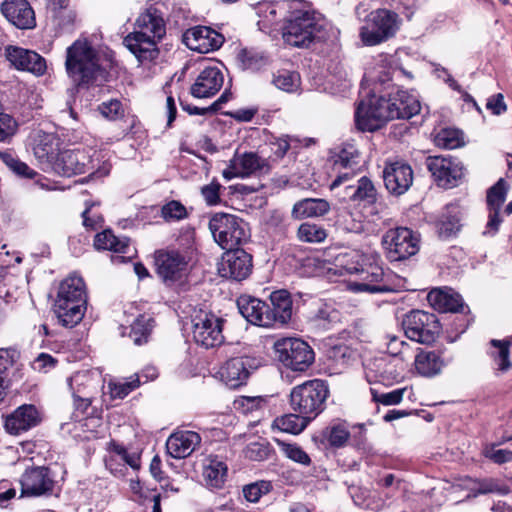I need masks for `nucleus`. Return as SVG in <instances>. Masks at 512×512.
Wrapping results in <instances>:
<instances>
[{
    "label": "nucleus",
    "instance_id": "f257e3e1",
    "mask_svg": "<svg viewBox=\"0 0 512 512\" xmlns=\"http://www.w3.org/2000/svg\"><path fill=\"white\" fill-rule=\"evenodd\" d=\"M165 35L166 22L163 13L150 7L138 16L134 31L124 38L123 43L138 62L143 64L158 57V43Z\"/></svg>",
    "mask_w": 512,
    "mask_h": 512
},
{
    "label": "nucleus",
    "instance_id": "f03ea898",
    "mask_svg": "<svg viewBox=\"0 0 512 512\" xmlns=\"http://www.w3.org/2000/svg\"><path fill=\"white\" fill-rule=\"evenodd\" d=\"M330 25L326 18L309 6L301 5L290 11L283 27L284 41L294 47H308L325 41Z\"/></svg>",
    "mask_w": 512,
    "mask_h": 512
},
{
    "label": "nucleus",
    "instance_id": "7ed1b4c3",
    "mask_svg": "<svg viewBox=\"0 0 512 512\" xmlns=\"http://www.w3.org/2000/svg\"><path fill=\"white\" fill-rule=\"evenodd\" d=\"M38 158H46L52 161V169L55 173L65 177L88 173L91 177H103L109 174L110 166L103 164L96 168L94 155H90L84 149L65 150L53 156L52 146L37 144L34 148Z\"/></svg>",
    "mask_w": 512,
    "mask_h": 512
},
{
    "label": "nucleus",
    "instance_id": "20e7f679",
    "mask_svg": "<svg viewBox=\"0 0 512 512\" xmlns=\"http://www.w3.org/2000/svg\"><path fill=\"white\" fill-rule=\"evenodd\" d=\"M85 283L79 276H69L60 284L54 312L59 323L64 327L78 324L86 310Z\"/></svg>",
    "mask_w": 512,
    "mask_h": 512
},
{
    "label": "nucleus",
    "instance_id": "39448f33",
    "mask_svg": "<svg viewBox=\"0 0 512 512\" xmlns=\"http://www.w3.org/2000/svg\"><path fill=\"white\" fill-rule=\"evenodd\" d=\"M66 71L73 82L80 86L93 83L103 74L97 51L87 40H76L66 52Z\"/></svg>",
    "mask_w": 512,
    "mask_h": 512
},
{
    "label": "nucleus",
    "instance_id": "423d86ee",
    "mask_svg": "<svg viewBox=\"0 0 512 512\" xmlns=\"http://www.w3.org/2000/svg\"><path fill=\"white\" fill-rule=\"evenodd\" d=\"M209 229L215 242L226 250L236 249L249 237L248 224L240 217L227 213H216L209 221Z\"/></svg>",
    "mask_w": 512,
    "mask_h": 512
},
{
    "label": "nucleus",
    "instance_id": "0eeeda50",
    "mask_svg": "<svg viewBox=\"0 0 512 512\" xmlns=\"http://www.w3.org/2000/svg\"><path fill=\"white\" fill-rule=\"evenodd\" d=\"M324 381L314 379L294 387L290 393V404L294 411L309 416L312 420L324 409L328 396Z\"/></svg>",
    "mask_w": 512,
    "mask_h": 512
},
{
    "label": "nucleus",
    "instance_id": "6e6552de",
    "mask_svg": "<svg viewBox=\"0 0 512 512\" xmlns=\"http://www.w3.org/2000/svg\"><path fill=\"white\" fill-rule=\"evenodd\" d=\"M398 30V15L387 9H378L369 14L366 24L360 29V38L367 46L378 45L393 37Z\"/></svg>",
    "mask_w": 512,
    "mask_h": 512
},
{
    "label": "nucleus",
    "instance_id": "1a4fd4ad",
    "mask_svg": "<svg viewBox=\"0 0 512 512\" xmlns=\"http://www.w3.org/2000/svg\"><path fill=\"white\" fill-rule=\"evenodd\" d=\"M402 325L407 338L426 345L432 344L441 330L437 316L423 310H412L407 313Z\"/></svg>",
    "mask_w": 512,
    "mask_h": 512
},
{
    "label": "nucleus",
    "instance_id": "9d476101",
    "mask_svg": "<svg viewBox=\"0 0 512 512\" xmlns=\"http://www.w3.org/2000/svg\"><path fill=\"white\" fill-rule=\"evenodd\" d=\"M274 347L279 361L291 370L305 371L314 362V351L299 338L279 339Z\"/></svg>",
    "mask_w": 512,
    "mask_h": 512
},
{
    "label": "nucleus",
    "instance_id": "9b49d317",
    "mask_svg": "<svg viewBox=\"0 0 512 512\" xmlns=\"http://www.w3.org/2000/svg\"><path fill=\"white\" fill-rule=\"evenodd\" d=\"M382 244L391 261H402L415 255L419 250V238L407 227L388 230Z\"/></svg>",
    "mask_w": 512,
    "mask_h": 512
},
{
    "label": "nucleus",
    "instance_id": "f8f14e48",
    "mask_svg": "<svg viewBox=\"0 0 512 512\" xmlns=\"http://www.w3.org/2000/svg\"><path fill=\"white\" fill-rule=\"evenodd\" d=\"M383 102L385 98L376 97V95H371L359 102L355 111V124L359 130L373 132L391 120L389 108Z\"/></svg>",
    "mask_w": 512,
    "mask_h": 512
},
{
    "label": "nucleus",
    "instance_id": "ddd939ff",
    "mask_svg": "<svg viewBox=\"0 0 512 512\" xmlns=\"http://www.w3.org/2000/svg\"><path fill=\"white\" fill-rule=\"evenodd\" d=\"M262 364L260 358L251 355L231 357L220 368L221 381L231 389L247 384L250 375Z\"/></svg>",
    "mask_w": 512,
    "mask_h": 512
},
{
    "label": "nucleus",
    "instance_id": "4468645a",
    "mask_svg": "<svg viewBox=\"0 0 512 512\" xmlns=\"http://www.w3.org/2000/svg\"><path fill=\"white\" fill-rule=\"evenodd\" d=\"M192 323V337L197 345L209 349L223 343V319L212 313H201Z\"/></svg>",
    "mask_w": 512,
    "mask_h": 512
},
{
    "label": "nucleus",
    "instance_id": "2eb2a0df",
    "mask_svg": "<svg viewBox=\"0 0 512 512\" xmlns=\"http://www.w3.org/2000/svg\"><path fill=\"white\" fill-rule=\"evenodd\" d=\"M346 420L334 419L322 431V438L331 448L340 449L348 444L362 448L365 444V429L363 425L352 426L357 433H352Z\"/></svg>",
    "mask_w": 512,
    "mask_h": 512
},
{
    "label": "nucleus",
    "instance_id": "dca6fc26",
    "mask_svg": "<svg viewBox=\"0 0 512 512\" xmlns=\"http://www.w3.org/2000/svg\"><path fill=\"white\" fill-rule=\"evenodd\" d=\"M350 274H358L359 281L350 284V288L355 292L380 293L387 291V287L381 282L384 278V271L377 263L353 264L346 267Z\"/></svg>",
    "mask_w": 512,
    "mask_h": 512
},
{
    "label": "nucleus",
    "instance_id": "f3484780",
    "mask_svg": "<svg viewBox=\"0 0 512 512\" xmlns=\"http://www.w3.org/2000/svg\"><path fill=\"white\" fill-rule=\"evenodd\" d=\"M426 167L437 184L445 188L455 186L464 175L462 163L451 157L429 156Z\"/></svg>",
    "mask_w": 512,
    "mask_h": 512
},
{
    "label": "nucleus",
    "instance_id": "a211bd4d",
    "mask_svg": "<svg viewBox=\"0 0 512 512\" xmlns=\"http://www.w3.org/2000/svg\"><path fill=\"white\" fill-rule=\"evenodd\" d=\"M252 256L240 248L227 250L218 265L219 275L223 278L242 281L252 272Z\"/></svg>",
    "mask_w": 512,
    "mask_h": 512
},
{
    "label": "nucleus",
    "instance_id": "6ab92c4d",
    "mask_svg": "<svg viewBox=\"0 0 512 512\" xmlns=\"http://www.w3.org/2000/svg\"><path fill=\"white\" fill-rule=\"evenodd\" d=\"M21 486L20 498L52 494L55 486L54 474L47 467L27 469L22 475Z\"/></svg>",
    "mask_w": 512,
    "mask_h": 512
},
{
    "label": "nucleus",
    "instance_id": "aec40b11",
    "mask_svg": "<svg viewBox=\"0 0 512 512\" xmlns=\"http://www.w3.org/2000/svg\"><path fill=\"white\" fill-rule=\"evenodd\" d=\"M156 272L164 282H175L181 278L187 266L185 257L175 250H158L154 254Z\"/></svg>",
    "mask_w": 512,
    "mask_h": 512
},
{
    "label": "nucleus",
    "instance_id": "412c9836",
    "mask_svg": "<svg viewBox=\"0 0 512 512\" xmlns=\"http://www.w3.org/2000/svg\"><path fill=\"white\" fill-rule=\"evenodd\" d=\"M383 180L389 193L400 196L408 191L413 183V170L403 162L386 164L383 170Z\"/></svg>",
    "mask_w": 512,
    "mask_h": 512
},
{
    "label": "nucleus",
    "instance_id": "4be33fe9",
    "mask_svg": "<svg viewBox=\"0 0 512 512\" xmlns=\"http://www.w3.org/2000/svg\"><path fill=\"white\" fill-rule=\"evenodd\" d=\"M106 468L116 477H123L127 466L133 470L140 467V456L137 453H128L127 449L115 441L109 443L108 455L105 458Z\"/></svg>",
    "mask_w": 512,
    "mask_h": 512
},
{
    "label": "nucleus",
    "instance_id": "5701e85b",
    "mask_svg": "<svg viewBox=\"0 0 512 512\" xmlns=\"http://www.w3.org/2000/svg\"><path fill=\"white\" fill-rule=\"evenodd\" d=\"M224 84V74L217 66L205 67L197 76L190 88L195 98H210L215 96Z\"/></svg>",
    "mask_w": 512,
    "mask_h": 512
},
{
    "label": "nucleus",
    "instance_id": "b1692460",
    "mask_svg": "<svg viewBox=\"0 0 512 512\" xmlns=\"http://www.w3.org/2000/svg\"><path fill=\"white\" fill-rule=\"evenodd\" d=\"M1 12L18 29H33L36 26L35 12L27 0H4Z\"/></svg>",
    "mask_w": 512,
    "mask_h": 512
},
{
    "label": "nucleus",
    "instance_id": "393cba45",
    "mask_svg": "<svg viewBox=\"0 0 512 512\" xmlns=\"http://www.w3.org/2000/svg\"><path fill=\"white\" fill-rule=\"evenodd\" d=\"M183 39L189 49L200 53L218 49L224 42L222 35L205 26H197L187 30Z\"/></svg>",
    "mask_w": 512,
    "mask_h": 512
},
{
    "label": "nucleus",
    "instance_id": "a878e982",
    "mask_svg": "<svg viewBox=\"0 0 512 512\" xmlns=\"http://www.w3.org/2000/svg\"><path fill=\"white\" fill-rule=\"evenodd\" d=\"M41 422V414L32 404H23L5 419V429L9 434L19 435L36 427Z\"/></svg>",
    "mask_w": 512,
    "mask_h": 512
},
{
    "label": "nucleus",
    "instance_id": "bb28decb",
    "mask_svg": "<svg viewBox=\"0 0 512 512\" xmlns=\"http://www.w3.org/2000/svg\"><path fill=\"white\" fill-rule=\"evenodd\" d=\"M6 57L19 70L28 71L38 76L43 75L46 71L45 59L35 51L8 46Z\"/></svg>",
    "mask_w": 512,
    "mask_h": 512
},
{
    "label": "nucleus",
    "instance_id": "cd10ccee",
    "mask_svg": "<svg viewBox=\"0 0 512 512\" xmlns=\"http://www.w3.org/2000/svg\"><path fill=\"white\" fill-rule=\"evenodd\" d=\"M388 106L389 115L393 119H409L417 115L421 110V104L418 97L412 92L397 91L389 99L385 98L383 102Z\"/></svg>",
    "mask_w": 512,
    "mask_h": 512
},
{
    "label": "nucleus",
    "instance_id": "c85d7f7f",
    "mask_svg": "<svg viewBox=\"0 0 512 512\" xmlns=\"http://www.w3.org/2000/svg\"><path fill=\"white\" fill-rule=\"evenodd\" d=\"M270 304L268 311V328L282 327L287 324L293 314V301L291 295L286 290H277L270 295Z\"/></svg>",
    "mask_w": 512,
    "mask_h": 512
},
{
    "label": "nucleus",
    "instance_id": "c756f323",
    "mask_svg": "<svg viewBox=\"0 0 512 512\" xmlns=\"http://www.w3.org/2000/svg\"><path fill=\"white\" fill-rule=\"evenodd\" d=\"M201 443V436L194 431L180 430L172 433L166 441L167 453L182 459L190 456Z\"/></svg>",
    "mask_w": 512,
    "mask_h": 512
},
{
    "label": "nucleus",
    "instance_id": "7c9ffc66",
    "mask_svg": "<svg viewBox=\"0 0 512 512\" xmlns=\"http://www.w3.org/2000/svg\"><path fill=\"white\" fill-rule=\"evenodd\" d=\"M237 306L241 315L251 324L268 328L269 304L252 297L250 295H241L237 299Z\"/></svg>",
    "mask_w": 512,
    "mask_h": 512
},
{
    "label": "nucleus",
    "instance_id": "2f4dec72",
    "mask_svg": "<svg viewBox=\"0 0 512 512\" xmlns=\"http://www.w3.org/2000/svg\"><path fill=\"white\" fill-rule=\"evenodd\" d=\"M351 190L350 199L358 202H365L371 206V213H379L384 208L382 202L378 201V192L370 178L363 176L357 180L356 185L346 186Z\"/></svg>",
    "mask_w": 512,
    "mask_h": 512
},
{
    "label": "nucleus",
    "instance_id": "473e14b6",
    "mask_svg": "<svg viewBox=\"0 0 512 512\" xmlns=\"http://www.w3.org/2000/svg\"><path fill=\"white\" fill-rule=\"evenodd\" d=\"M233 167L240 173V178H246L258 172H268V161L256 152H236L233 156Z\"/></svg>",
    "mask_w": 512,
    "mask_h": 512
},
{
    "label": "nucleus",
    "instance_id": "72a5a7b5",
    "mask_svg": "<svg viewBox=\"0 0 512 512\" xmlns=\"http://www.w3.org/2000/svg\"><path fill=\"white\" fill-rule=\"evenodd\" d=\"M439 351L420 350L414 360L416 371L425 377H434L448 364Z\"/></svg>",
    "mask_w": 512,
    "mask_h": 512
},
{
    "label": "nucleus",
    "instance_id": "f704fd0d",
    "mask_svg": "<svg viewBox=\"0 0 512 512\" xmlns=\"http://www.w3.org/2000/svg\"><path fill=\"white\" fill-rule=\"evenodd\" d=\"M427 301L440 312L457 313L464 307L461 296L452 290L433 289L428 293Z\"/></svg>",
    "mask_w": 512,
    "mask_h": 512
},
{
    "label": "nucleus",
    "instance_id": "c9c22d12",
    "mask_svg": "<svg viewBox=\"0 0 512 512\" xmlns=\"http://www.w3.org/2000/svg\"><path fill=\"white\" fill-rule=\"evenodd\" d=\"M228 467L218 455L210 454L204 459L203 478L207 486L221 488L226 480Z\"/></svg>",
    "mask_w": 512,
    "mask_h": 512
},
{
    "label": "nucleus",
    "instance_id": "e433bc0d",
    "mask_svg": "<svg viewBox=\"0 0 512 512\" xmlns=\"http://www.w3.org/2000/svg\"><path fill=\"white\" fill-rule=\"evenodd\" d=\"M461 210L457 205H447L436 222L440 238L449 239L456 236L461 229Z\"/></svg>",
    "mask_w": 512,
    "mask_h": 512
},
{
    "label": "nucleus",
    "instance_id": "4c0bfd02",
    "mask_svg": "<svg viewBox=\"0 0 512 512\" xmlns=\"http://www.w3.org/2000/svg\"><path fill=\"white\" fill-rule=\"evenodd\" d=\"M330 204L321 198H306L297 201L292 208L291 215L294 219L320 217L327 214Z\"/></svg>",
    "mask_w": 512,
    "mask_h": 512
},
{
    "label": "nucleus",
    "instance_id": "58836bf2",
    "mask_svg": "<svg viewBox=\"0 0 512 512\" xmlns=\"http://www.w3.org/2000/svg\"><path fill=\"white\" fill-rule=\"evenodd\" d=\"M239 67L244 71L257 72L269 65V56L254 47L242 48L237 54Z\"/></svg>",
    "mask_w": 512,
    "mask_h": 512
},
{
    "label": "nucleus",
    "instance_id": "ea45409f",
    "mask_svg": "<svg viewBox=\"0 0 512 512\" xmlns=\"http://www.w3.org/2000/svg\"><path fill=\"white\" fill-rule=\"evenodd\" d=\"M331 160L333 163L332 169H351L360 167L361 154L354 144L343 143L334 149Z\"/></svg>",
    "mask_w": 512,
    "mask_h": 512
},
{
    "label": "nucleus",
    "instance_id": "a19ab883",
    "mask_svg": "<svg viewBox=\"0 0 512 512\" xmlns=\"http://www.w3.org/2000/svg\"><path fill=\"white\" fill-rule=\"evenodd\" d=\"M491 350L489 355L492 358L496 370L505 373L512 368V362L510 360V347L512 342L510 340H496L490 341Z\"/></svg>",
    "mask_w": 512,
    "mask_h": 512
},
{
    "label": "nucleus",
    "instance_id": "79ce46f5",
    "mask_svg": "<svg viewBox=\"0 0 512 512\" xmlns=\"http://www.w3.org/2000/svg\"><path fill=\"white\" fill-rule=\"evenodd\" d=\"M94 247L97 250H109L125 254L129 249V239L126 237H116L112 230L106 229L95 235Z\"/></svg>",
    "mask_w": 512,
    "mask_h": 512
},
{
    "label": "nucleus",
    "instance_id": "37998d69",
    "mask_svg": "<svg viewBox=\"0 0 512 512\" xmlns=\"http://www.w3.org/2000/svg\"><path fill=\"white\" fill-rule=\"evenodd\" d=\"M81 392V395L77 394V398L73 399L75 408L74 416L76 418V423L74 424L75 428L85 426L86 423H82V421H87L89 418H93L96 414V409L92 407L93 393Z\"/></svg>",
    "mask_w": 512,
    "mask_h": 512
},
{
    "label": "nucleus",
    "instance_id": "c03bdc74",
    "mask_svg": "<svg viewBox=\"0 0 512 512\" xmlns=\"http://www.w3.org/2000/svg\"><path fill=\"white\" fill-rule=\"evenodd\" d=\"M154 327V319L147 315H139L131 324L128 333L134 344L142 345L148 342V338Z\"/></svg>",
    "mask_w": 512,
    "mask_h": 512
},
{
    "label": "nucleus",
    "instance_id": "a18cd8bd",
    "mask_svg": "<svg viewBox=\"0 0 512 512\" xmlns=\"http://www.w3.org/2000/svg\"><path fill=\"white\" fill-rule=\"evenodd\" d=\"M272 83L279 90L296 93L301 86V77L296 71L280 69L274 73Z\"/></svg>",
    "mask_w": 512,
    "mask_h": 512
},
{
    "label": "nucleus",
    "instance_id": "49530a36",
    "mask_svg": "<svg viewBox=\"0 0 512 512\" xmlns=\"http://www.w3.org/2000/svg\"><path fill=\"white\" fill-rule=\"evenodd\" d=\"M311 419L309 416L301 414H286L281 417H277L274 420V425L283 432L291 434L301 433L307 426Z\"/></svg>",
    "mask_w": 512,
    "mask_h": 512
},
{
    "label": "nucleus",
    "instance_id": "de8ad7c7",
    "mask_svg": "<svg viewBox=\"0 0 512 512\" xmlns=\"http://www.w3.org/2000/svg\"><path fill=\"white\" fill-rule=\"evenodd\" d=\"M140 378L138 375L129 378H123L118 381H110L108 383L109 393L112 399H123L134 389L139 387Z\"/></svg>",
    "mask_w": 512,
    "mask_h": 512
},
{
    "label": "nucleus",
    "instance_id": "09e8293b",
    "mask_svg": "<svg viewBox=\"0 0 512 512\" xmlns=\"http://www.w3.org/2000/svg\"><path fill=\"white\" fill-rule=\"evenodd\" d=\"M297 237L306 243H321L327 238V231L320 225L305 222L297 230Z\"/></svg>",
    "mask_w": 512,
    "mask_h": 512
},
{
    "label": "nucleus",
    "instance_id": "8fccbe9b",
    "mask_svg": "<svg viewBox=\"0 0 512 512\" xmlns=\"http://www.w3.org/2000/svg\"><path fill=\"white\" fill-rule=\"evenodd\" d=\"M508 185L500 178L487 192L486 202L488 210H501L507 197Z\"/></svg>",
    "mask_w": 512,
    "mask_h": 512
},
{
    "label": "nucleus",
    "instance_id": "3c124183",
    "mask_svg": "<svg viewBox=\"0 0 512 512\" xmlns=\"http://www.w3.org/2000/svg\"><path fill=\"white\" fill-rule=\"evenodd\" d=\"M15 350L0 349V403L5 397V388L8 387V371L15 361Z\"/></svg>",
    "mask_w": 512,
    "mask_h": 512
},
{
    "label": "nucleus",
    "instance_id": "603ef678",
    "mask_svg": "<svg viewBox=\"0 0 512 512\" xmlns=\"http://www.w3.org/2000/svg\"><path fill=\"white\" fill-rule=\"evenodd\" d=\"M436 146L443 149H455L463 144L462 133L453 128L440 130L434 139Z\"/></svg>",
    "mask_w": 512,
    "mask_h": 512
},
{
    "label": "nucleus",
    "instance_id": "864d4df0",
    "mask_svg": "<svg viewBox=\"0 0 512 512\" xmlns=\"http://www.w3.org/2000/svg\"><path fill=\"white\" fill-rule=\"evenodd\" d=\"M68 387L72 393L73 399L77 398V394L93 393V379L86 372H77L67 379Z\"/></svg>",
    "mask_w": 512,
    "mask_h": 512
},
{
    "label": "nucleus",
    "instance_id": "5fc2aeb1",
    "mask_svg": "<svg viewBox=\"0 0 512 512\" xmlns=\"http://www.w3.org/2000/svg\"><path fill=\"white\" fill-rule=\"evenodd\" d=\"M0 158L3 163L17 176L23 178H34L37 173L31 169L26 163L15 158L12 154L7 152H0Z\"/></svg>",
    "mask_w": 512,
    "mask_h": 512
},
{
    "label": "nucleus",
    "instance_id": "6e6d98bb",
    "mask_svg": "<svg viewBox=\"0 0 512 512\" xmlns=\"http://www.w3.org/2000/svg\"><path fill=\"white\" fill-rule=\"evenodd\" d=\"M469 488L476 494H486L497 492L499 494H507L510 490L504 485L493 479L469 480Z\"/></svg>",
    "mask_w": 512,
    "mask_h": 512
},
{
    "label": "nucleus",
    "instance_id": "4d7b16f0",
    "mask_svg": "<svg viewBox=\"0 0 512 512\" xmlns=\"http://www.w3.org/2000/svg\"><path fill=\"white\" fill-rule=\"evenodd\" d=\"M232 97V93L229 90H225L221 96L213 102L209 107L206 108H199L197 106H193L191 104H188L186 102L181 101L180 105L182 109L186 112H188L190 115H205L209 112H216L218 111L221 106L228 102Z\"/></svg>",
    "mask_w": 512,
    "mask_h": 512
},
{
    "label": "nucleus",
    "instance_id": "13d9d810",
    "mask_svg": "<svg viewBox=\"0 0 512 512\" xmlns=\"http://www.w3.org/2000/svg\"><path fill=\"white\" fill-rule=\"evenodd\" d=\"M384 340L387 352L393 357L404 359L410 350L409 344L396 335L387 334Z\"/></svg>",
    "mask_w": 512,
    "mask_h": 512
},
{
    "label": "nucleus",
    "instance_id": "bf43d9fd",
    "mask_svg": "<svg viewBox=\"0 0 512 512\" xmlns=\"http://www.w3.org/2000/svg\"><path fill=\"white\" fill-rule=\"evenodd\" d=\"M161 216L166 221H179L187 217V210L181 202L171 200L162 206Z\"/></svg>",
    "mask_w": 512,
    "mask_h": 512
},
{
    "label": "nucleus",
    "instance_id": "052dcab7",
    "mask_svg": "<svg viewBox=\"0 0 512 512\" xmlns=\"http://www.w3.org/2000/svg\"><path fill=\"white\" fill-rule=\"evenodd\" d=\"M270 489V482H255L243 487V495L247 501L254 503L257 502L263 495L267 494Z\"/></svg>",
    "mask_w": 512,
    "mask_h": 512
},
{
    "label": "nucleus",
    "instance_id": "680f3d73",
    "mask_svg": "<svg viewBox=\"0 0 512 512\" xmlns=\"http://www.w3.org/2000/svg\"><path fill=\"white\" fill-rule=\"evenodd\" d=\"M282 452L290 460L308 466L311 463L309 455L297 444L283 443Z\"/></svg>",
    "mask_w": 512,
    "mask_h": 512
},
{
    "label": "nucleus",
    "instance_id": "e2e57ef3",
    "mask_svg": "<svg viewBox=\"0 0 512 512\" xmlns=\"http://www.w3.org/2000/svg\"><path fill=\"white\" fill-rule=\"evenodd\" d=\"M405 390V388H399L387 393H378L376 390L371 389V394L373 401L389 406L399 404L403 399Z\"/></svg>",
    "mask_w": 512,
    "mask_h": 512
},
{
    "label": "nucleus",
    "instance_id": "0e129e2a",
    "mask_svg": "<svg viewBox=\"0 0 512 512\" xmlns=\"http://www.w3.org/2000/svg\"><path fill=\"white\" fill-rule=\"evenodd\" d=\"M339 222L347 232L359 234L364 231V223L360 215L344 212L340 215Z\"/></svg>",
    "mask_w": 512,
    "mask_h": 512
},
{
    "label": "nucleus",
    "instance_id": "69168bd1",
    "mask_svg": "<svg viewBox=\"0 0 512 512\" xmlns=\"http://www.w3.org/2000/svg\"><path fill=\"white\" fill-rule=\"evenodd\" d=\"M338 312L326 303H321L314 312L313 320L319 325L337 321Z\"/></svg>",
    "mask_w": 512,
    "mask_h": 512
},
{
    "label": "nucleus",
    "instance_id": "338daca9",
    "mask_svg": "<svg viewBox=\"0 0 512 512\" xmlns=\"http://www.w3.org/2000/svg\"><path fill=\"white\" fill-rule=\"evenodd\" d=\"M101 114L109 119L116 120L121 117L124 113L122 103L119 100L113 99L108 102H103L99 106Z\"/></svg>",
    "mask_w": 512,
    "mask_h": 512
},
{
    "label": "nucleus",
    "instance_id": "774afa93",
    "mask_svg": "<svg viewBox=\"0 0 512 512\" xmlns=\"http://www.w3.org/2000/svg\"><path fill=\"white\" fill-rule=\"evenodd\" d=\"M17 128L16 121L8 114L0 112V142L9 140Z\"/></svg>",
    "mask_w": 512,
    "mask_h": 512
}]
</instances>
